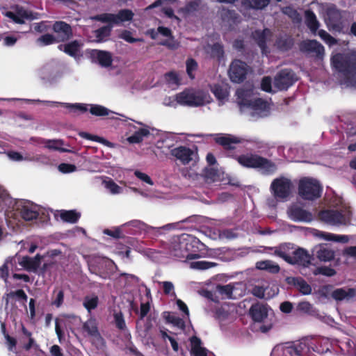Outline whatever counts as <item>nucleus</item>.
<instances>
[{
    "label": "nucleus",
    "mask_w": 356,
    "mask_h": 356,
    "mask_svg": "<svg viewBox=\"0 0 356 356\" xmlns=\"http://www.w3.org/2000/svg\"><path fill=\"white\" fill-rule=\"evenodd\" d=\"M332 64L343 74L350 85L356 84V51L333 55Z\"/></svg>",
    "instance_id": "nucleus-1"
},
{
    "label": "nucleus",
    "mask_w": 356,
    "mask_h": 356,
    "mask_svg": "<svg viewBox=\"0 0 356 356\" xmlns=\"http://www.w3.org/2000/svg\"><path fill=\"white\" fill-rule=\"evenodd\" d=\"M236 95L237 103L241 109L244 107H251L257 111H265L268 108L266 102L252 97V91L251 90L240 88L237 90Z\"/></svg>",
    "instance_id": "nucleus-2"
},
{
    "label": "nucleus",
    "mask_w": 356,
    "mask_h": 356,
    "mask_svg": "<svg viewBox=\"0 0 356 356\" xmlns=\"http://www.w3.org/2000/svg\"><path fill=\"white\" fill-rule=\"evenodd\" d=\"M321 186L318 181L304 178L298 185V193L305 200H313L320 196Z\"/></svg>",
    "instance_id": "nucleus-3"
},
{
    "label": "nucleus",
    "mask_w": 356,
    "mask_h": 356,
    "mask_svg": "<svg viewBox=\"0 0 356 356\" xmlns=\"http://www.w3.org/2000/svg\"><path fill=\"white\" fill-rule=\"evenodd\" d=\"M238 161L245 167L261 168L266 172L275 171L276 166L268 160L258 156H242L238 157Z\"/></svg>",
    "instance_id": "nucleus-4"
},
{
    "label": "nucleus",
    "mask_w": 356,
    "mask_h": 356,
    "mask_svg": "<svg viewBox=\"0 0 356 356\" xmlns=\"http://www.w3.org/2000/svg\"><path fill=\"white\" fill-rule=\"evenodd\" d=\"M349 211L326 210L319 213L321 221L331 225H347L350 221Z\"/></svg>",
    "instance_id": "nucleus-5"
},
{
    "label": "nucleus",
    "mask_w": 356,
    "mask_h": 356,
    "mask_svg": "<svg viewBox=\"0 0 356 356\" xmlns=\"http://www.w3.org/2000/svg\"><path fill=\"white\" fill-rule=\"evenodd\" d=\"M292 183L290 179L285 177H280L274 179L270 185V189L273 196L277 199H286L291 193Z\"/></svg>",
    "instance_id": "nucleus-6"
},
{
    "label": "nucleus",
    "mask_w": 356,
    "mask_h": 356,
    "mask_svg": "<svg viewBox=\"0 0 356 356\" xmlns=\"http://www.w3.org/2000/svg\"><path fill=\"white\" fill-rule=\"evenodd\" d=\"M275 254L282 257L286 262L291 264H300L303 266H308L311 263L312 257L302 248H298L296 250L293 252V257L288 256L280 250H276Z\"/></svg>",
    "instance_id": "nucleus-7"
},
{
    "label": "nucleus",
    "mask_w": 356,
    "mask_h": 356,
    "mask_svg": "<svg viewBox=\"0 0 356 356\" xmlns=\"http://www.w3.org/2000/svg\"><path fill=\"white\" fill-rule=\"evenodd\" d=\"M221 26L227 29L232 30L237 26L241 22V15L234 10L222 7L219 10Z\"/></svg>",
    "instance_id": "nucleus-8"
},
{
    "label": "nucleus",
    "mask_w": 356,
    "mask_h": 356,
    "mask_svg": "<svg viewBox=\"0 0 356 356\" xmlns=\"http://www.w3.org/2000/svg\"><path fill=\"white\" fill-rule=\"evenodd\" d=\"M249 72V67L244 62L240 60H234L229 69V76L230 79L235 83L243 81Z\"/></svg>",
    "instance_id": "nucleus-9"
},
{
    "label": "nucleus",
    "mask_w": 356,
    "mask_h": 356,
    "mask_svg": "<svg viewBox=\"0 0 356 356\" xmlns=\"http://www.w3.org/2000/svg\"><path fill=\"white\" fill-rule=\"evenodd\" d=\"M287 215L293 221L309 222L313 220L312 213L304 209L297 203L292 204L289 207Z\"/></svg>",
    "instance_id": "nucleus-10"
},
{
    "label": "nucleus",
    "mask_w": 356,
    "mask_h": 356,
    "mask_svg": "<svg viewBox=\"0 0 356 356\" xmlns=\"http://www.w3.org/2000/svg\"><path fill=\"white\" fill-rule=\"evenodd\" d=\"M6 15L17 24H24L25 20L31 21L38 18V14L33 13L18 6L14 8L13 11L7 12Z\"/></svg>",
    "instance_id": "nucleus-11"
},
{
    "label": "nucleus",
    "mask_w": 356,
    "mask_h": 356,
    "mask_svg": "<svg viewBox=\"0 0 356 356\" xmlns=\"http://www.w3.org/2000/svg\"><path fill=\"white\" fill-rule=\"evenodd\" d=\"M294 74L292 71L284 70L277 74L274 79V87L278 90H286L295 81Z\"/></svg>",
    "instance_id": "nucleus-12"
},
{
    "label": "nucleus",
    "mask_w": 356,
    "mask_h": 356,
    "mask_svg": "<svg viewBox=\"0 0 356 356\" xmlns=\"http://www.w3.org/2000/svg\"><path fill=\"white\" fill-rule=\"evenodd\" d=\"M341 15L339 10L334 6H330L327 9L325 22L330 30L340 31L341 26Z\"/></svg>",
    "instance_id": "nucleus-13"
},
{
    "label": "nucleus",
    "mask_w": 356,
    "mask_h": 356,
    "mask_svg": "<svg viewBox=\"0 0 356 356\" xmlns=\"http://www.w3.org/2000/svg\"><path fill=\"white\" fill-rule=\"evenodd\" d=\"M171 154L179 160L184 165H186L191 161L196 163L197 154L189 148L182 146L175 148L172 149Z\"/></svg>",
    "instance_id": "nucleus-14"
},
{
    "label": "nucleus",
    "mask_w": 356,
    "mask_h": 356,
    "mask_svg": "<svg viewBox=\"0 0 356 356\" xmlns=\"http://www.w3.org/2000/svg\"><path fill=\"white\" fill-rule=\"evenodd\" d=\"M331 297L337 302H349L356 297V289L348 287L337 289L332 292Z\"/></svg>",
    "instance_id": "nucleus-15"
},
{
    "label": "nucleus",
    "mask_w": 356,
    "mask_h": 356,
    "mask_svg": "<svg viewBox=\"0 0 356 356\" xmlns=\"http://www.w3.org/2000/svg\"><path fill=\"white\" fill-rule=\"evenodd\" d=\"M53 30L57 35V41L63 42L72 36L71 26L64 22H56L53 25Z\"/></svg>",
    "instance_id": "nucleus-16"
},
{
    "label": "nucleus",
    "mask_w": 356,
    "mask_h": 356,
    "mask_svg": "<svg viewBox=\"0 0 356 356\" xmlns=\"http://www.w3.org/2000/svg\"><path fill=\"white\" fill-rule=\"evenodd\" d=\"M300 49L302 51L313 54L314 55L322 58L325 50L323 46L316 40H307L300 44Z\"/></svg>",
    "instance_id": "nucleus-17"
},
{
    "label": "nucleus",
    "mask_w": 356,
    "mask_h": 356,
    "mask_svg": "<svg viewBox=\"0 0 356 356\" xmlns=\"http://www.w3.org/2000/svg\"><path fill=\"white\" fill-rule=\"evenodd\" d=\"M192 106L193 107L204 106L211 102L212 99L209 94L204 90H191Z\"/></svg>",
    "instance_id": "nucleus-18"
},
{
    "label": "nucleus",
    "mask_w": 356,
    "mask_h": 356,
    "mask_svg": "<svg viewBox=\"0 0 356 356\" xmlns=\"http://www.w3.org/2000/svg\"><path fill=\"white\" fill-rule=\"evenodd\" d=\"M310 233L316 236L323 238L326 241H334L336 242L346 243L349 241V238L346 235H335L333 234L325 233L321 232L318 229H312L310 230Z\"/></svg>",
    "instance_id": "nucleus-19"
},
{
    "label": "nucleus",
    "mask_w": 356,
    "mask_h": 356,
    "mask_svg": "<svg viewBox=\"0 0 356 356\" xmlns=\"http://www.w3.org/2000/svg\"><path fill=\"white\" fill-rule=\"evenodd\" d=\"M252 35L261 49L262 53L266 54L268 51L266 44L271 36L270 31L269 29H264L263 31L257 30L252 33Z\"/></svg>",
    "instance_id": "nucleus-20"
},
{
    "label": "nucleus",
    "mask_w": 356,
    "mask_h": 356,
    "mask_svg": "<svg viewBox=\"0 0 356 356\" xmlns=\"http://www.w3.org/2000/svg\"><path fill=\"white\" fill-rule=\"evenodd\" d=\"M250 314L254 321L260 322L268 316L267 307L261 303H256L250 307Z\"/></svg>",
    "instance_id": "nucleus-21"
},
{
    "label": "nucleus",
    "mask_w": 356,
    "mask_h": 356,
    "mask_svg": "<svg viewBox=\"0 0 356 356\" xmlns=\"http://www.w3.org/2000/svg\"><path fill=\"white\" fill-rule=\"evenodd\" d=\"M42 257L37 254L35 257H23L19 261L20 266L29 271H35L40 265Z\"/></svg>",
    "instance_id": "nucleus-22"
},
{
    "label": "nucleus",
    "mask_w": 356,
    "mask_h": 356,
    "mask_svg": "<svg viewBox=\"0 0 356 356\" xmlns=\"http://www.w3.org/2000/svg\"><path fill=\"white\" fill-rule=\"evenodd\" d=\"M288 283L293 284L303 295H309L312 293L311 286L301 277H288Z\"/></svg>",
    "instance_id": "nucleus-23"
},
{
    "label": "nucleus",
    "mask_w": 356,
    "mask_h": 356,
    "mask_svg": "<svg viewBox=\"0 0 356 356\" xmlns=\"http://www.w3.org/2000/svg\"><path fill=\"white\" fill-rule=\"evenodd\" d=\"M269 0H242L241 6L246 10H263L268 4Z\"/></svg>",
    "instance_id": "nucleus-24"
},
{
    "label": "nucleus",
    "mask_w": 356,
    "mask_h": 356,
    "mask_svg": "<svg viewBox=\"0 0 356 356\" xmlns=\"http://www.w3.org/2000/svg\"><path fill=\"white\" fill-rule=\"evenodd\" d=\"M316 257L321 261L327 262L334 259L335 252L333 250L320 245L316 253Z\"/></svg>",
    "instance_id": "nucleus-25"
},
{
    "label": "nucleus",
    "mask_w": 356,
    "mask_h": 356,
    "mask_svg": "<svg viewBox=\"0 0 356 356\" xmlns=\"http://www.w3.org/2000/svg\"><path fill=\"white\" fill-rule=\"evenodd\" d=\"M93 56L97 58L99 63L102 67H107L112 64V56L108 51L96 50L94 51Z\"/></svg>",
    "instance_id": "nucleus-26"
},
{
    "label": "nucleus",
    "mask_w": 356,
    "mask_h": 356,
    "mask_svg": "<svg viewBox=\"0 0 356 356\" xmlns=\"http://www.w3.org/2000/svg\"><path fill=\"white\" fill-rule=\"evenodd\" d=\"M256 268L259 270H266L270 273H277L280 270L278 264L270 260L257 262Z\"/></svg>",
    "instance_id": "nucleus-27"
},
{
    "label": "nucleus",
    "mask_w": 356,
    "mask_h": 356,
    "mask_svg": "<svg viewBox=\"0 0 356 356\" xmlns=\"http://www.w3.org/2000/svg\"><path fill=\"white\" fill-rule=\"evenodd\" d=\"M163 316L168 323L172 324L174 326L180 328L184 331L190 332L189 329L185 330L184 322L179 317L176 316L170 312H164Z\"/></svg>",
    "instance_id": "nucleus-28"
},
{
    "label": "nucleus",
    "mask_w": 356,
    "mask_h": 356,
    "mask_svg": "<svg viewBox=\"0 0 356 356\" xmlns=\"http://www.w3.org/2000/svg\"><path fill=\"white\" fill-rule=\"evenodd\" d=\"M176 102L181 105L191 106L193 102L191 97V90H186L175 95Z\"/></svg>",
    "instance_id": "nucleus-29"
},
{
    "label": "nucleus",
    "mask_w": 356,
    "mask_h": 356,
    "mask_svg": "<svg viewBox=\"0 0 356 356\" xmlns=\"http://www.w3.org/2000/svg\"><path fill=\"white\" fill-rule=\"evenodd\" d=\"M134 14L129 9L120 10L115 16V24H118L121 22L131 21L133 19Z\"/></svg>",
    "instance_id": "nucleus-30"
},
{
    "label": "nucleus",
    "mask_w": 356,
    "mask_h": 356,
    "mask_svg": "<svg viewBox=\"0 0 356 356\" xmlns=\"http://www.w3.org/2000/svg\"><path fill=\"white\" fill-rule=\"evenodd\" d=\"M187 238V236H182L178 239L179 247L177 248V245H175V250L177 251V252L175 253V256L179 257H186L188 258V255L185 254V253L188 251L186 243Z\"/></svg>",
    "instance_id": "nucleus-31"
},
{
    "label": "nucleus",
    "mask_w": 356,
    "mask_h": 356,
    "mask_svg": "<svg viewBox=\"0 0 356 356\" xmlns=\"http://www.w3.org/2000/svg\"><path fill=\"white\" fill-rule=\"evenodd\" d=\"M305 22L312 32H315L318 28L319 24L316 15L310 10L305 12Z\"/></svg>",
    "instance_id": "nucleus-32"
},
{
    "label": "nucleus",
    "mask_w": 356,
    "mask_h": 356,
    "mask_svg": "<svg viewBox=\"0 0 356 356\" xmlns=\"http://www.w3.org/2000/svg\"><path fill=\"white\" fill-rule=\"evenodd\" d=\"M80 47V43L75 40L65 45H60L59 49L64 51L66 54L72 56H74L76 52L79 50Z\"/></svg>",
    "instance_id": "nucleus-33"
},
{
    "label": "nucleus",
    "mask_w": 356,
    "mask_h": 356,
    "mask_svg": "<svg viewBox=\"0 0 356 356\" xmlns=\"http://www.w3.org/2000/svg\"><path fill=\"white\" fill-rule=\"evenodd\" d=\"M102 184L113 195L119 194L122 192V188L115 183L111 179L108 177L103 178Z\"/></svg>",
    "instance_id": "nucleus-34"
},
{
    "label": "nucleus",
    "mask_w": 356,
    "mask_h": 356,
    "mask_svg": "<svg viewBox=\"0 0 356 356\" xmlns=\"http://www.w3.org/2000/svg\"><path fill=\"white\" fill-rule=\"evenodd\" d=\"M205 51L211 57L220 58L222 56L223 50L222 47L219 44H214L213 45H207L205 47Z\"/></svg>",
    "instance_id": "nucleus-35"
},
{
    "label": "nucleus",
    "mask_w": 356,
    "mask_h": 356,
    "mask_svg": "<svg viewBox=\"0 0 356 356\" xmlns=\"http://www.w3.org/2000/svg\"><path fill=\"white\" fill-rule=\"evenodd\" d=\"M181 173L182 175L186 177H188L189 179L195 180L199 177V171L198 168L195 163H193L192 166L188 168H184L181 169Z\"/></svg>",
    "instance_id": "nucleus-36"
},
{
    "label": "nucleus",
    "mask_w": 356,
    "mask_h": 356,
    "mask_svg": "<svg viewBox=\"0 0 356 356\" xmlns=\"http://www.w3.org/2000/svg\"><path fill=\"white\" fill-rule=\"evenodd\" d=\"M149 135V131L147 129H140L138 131L135 132L134 135L129 137L127 140L130 143H139L143 140V137Z\"/></svg>",
    "instance_id": "nucleus-37"
},
{
    "label": "nucleus",
    "mask_w": 356,
    "mask_h": 356,
    "mask_svg": "<svg viewBox=\"0 0 356 356\" xmlns=\"http://www.w3.org/2000/svg\"><path fill=\"white\" fill-rule=\"evenodd\" d=\"M281 51L289 49L292 45V40L287 37H281L277 39L275 44Z\"/></svg>",
    "instance_id": "nucleus-38"
},
{
    "label": "nucleus",
    "mask_w": 356,
    "mask_h": 356,
    "mask_svg": "<svg viewBox=\"0 0 356 356\" xmlns=\"http://www.w3.org/2000/svg\"><path fill=\"white\" fill-rule=\"evenodd\" d=\"M216 141L228 149H233L234 145L239 142L236 138L232 136L220 137L217 138Z\"/></svg>",
    "instance_id": "nucleus-39"
},
{
    "label": "nucleus",
    "mask_w": 356,
    "mask_h": 356,
    "mask_svg": "<svg viewBox=\"0 0 356 356\" xmlns=\"http://www.w3.org/2000/svg\"><path fill=\"white\" fill-rule=\"evenodd\" d=\"M60 216L63 221L74 223L76 222L79 216L73 211H62Z\"/></svg>",
    "instance_id": "nucleus-40"
},
{
    "label": "nucleus",
    "mask_w": 356,
    "mask_h": 356,
    "mask_svg": "<svg viewBox=\"0 0 356 356\" xmlns=\"http://www.w3.org/2000/svg\"><path fill=\"white\" fill-rule=\"evenodd\" d=\"M211 90L216 97L221 102H223L228 97V92L219 86H214Z\"/></svg>",
    "instance_id": "nucleus-41"
},
{
    "label": "nucleus",
    "mask_w": 356,
    "mask_h": 356,
    "mask_svg": "<svg viewBox=\"0 0 356 356\" xmlns=\"http://www.w3.org/2000/svg\"><path fill=\"white\" fill-rule=\"evenodd\" d=\"M111 29L112 25L103 26L95 31V37L97 38L98 41H102L105 37L110 35Z\"/></svg>",
    "instance_id": "nucleus-42"
},
{
    "label": "nucleus",
    "mask_w": 356,
    "mask_h": 356,
    "mask_svg": "<svg viewBox=\"0 0 356 356\" xmlns=\"http://www.w3.org/2000/svg\"><path fill=\"white\" fill-rule=\"evenodd\" d=\"M297 310L307 314H312L314 312L312 305L307 301L299 302L297 305Z\"/></svg>",
    "instance_id": "nucleus-43"
},
{
    "label": "nucleus",
    "mask_w": 356,
    "mask_h": 356,
    "mask_svg": "<svg viewBox=\"0 0 356 356\" xmlns=\"http://www.w3.org/2000/svg\"><path fill=\"white\" fill-rule=\"evenodd\" d=\"M90 112L91 114L97 116H106L110 113L106 108L99 105L92 106Z\"/></svg>",
    "instance_id": "nucleus-44"
},
{
    "label": "nucleus",
    "mask_w": 356,
    "mask_h": 356,
    "mask_svg": "<svg viewBox=\"0 0 356 356\" xmlns=\"http://www.w3.org/2000/svg\"><path fill=\"white\" fill-rule=\"evenodd\" d=\"M79 136L82 138H86V139H88V140H95V141H97L100 143H102L104 145H106L107 146H112L111 143L110 142H108V140H106V139L103 138H101V137H99L97 136H92V135H90V134H88L86 132H80L79 133Z\"/></svg>",
    "instance_id": "nucleus-45"
},
{
    "label": "nucleus",
    "mask_w": 356,
    "mask_h": 356,
    "mask_svg": "<svg viewBox=\"0 0 356 356\" xmlns=\"http://www.w3.org/2000/svg\"><path fill=\"white\" fill-rule=\"evenodd\" d=\"M83 329L85 332L90 334H95L99 332L97 323L95 320L90 319L84 323Z\"/></svg>",
    "instance_id": "nucleus-46"
},
{
    "label": "nucleus",
    "mask_w": 356,
    "mask_h": 356,
    "mask_svg": "<svg viewBox=\"0 0 356 356\" xmlns=\"http://www.w3.org/2000/svg\"><path fill=\"white\" fill-rule=\"evenodd\" d=\"M216 290L220 294L224 296L226 298H232L233 287L231 285H218L216 286Z\"/></svg>",
    "instance_id": "nucleus-47"
},
{
    "label": "nucleus",
    "mask_w": 356,
    "mask_h": 356,
    "mask_svg": "<svg viewBox=\"0 0 356 356\" xmlns=\"http://www.w3.org/2000/svg\"><path fill=\"white\" fill-rule=\"evenodd\" d=\"M313 273L316 275L321 274L323 275L331 277L336 274V271L331 268L323 266L316 268L314 270Z\"/></svg>",
    "instance_id": "nucleus-48"
},
{
    "label": "nucleus",
    "mask_w": 356,
    "mask_h": 356,
    "mask_svg": "<svg viewBox=\"0 0 356 356\" xmlns=\"http://www.w3.org/2000/svg\"><path fill=\"white\" fill-rule=\"evenodd\" d=\"M93 19L101 21L102 22L112 23L115 24V16L111 13H104L92 17Z\"/></svg>",
    "instance_id": "nucleus-49"
},
{
    "label": "nucleus",
    "mask_w": 356,
    "mask_h": 356,
    "mask_svg": "<svg viewBox=\"0 0 356 356\" xmlns=\"http://www.w3.org/2000/svg\"><path fill=\"white\" fill-rule=\"evenodd\" d=\"M216 264L214 263L207 261H195L191 264V267L192 268L204 270L213 267Z\"/></svg>",
    "instance_id": "nucleus-50"
},
{
    "label": "nucleus",
    "mask_w": 356,
    "mask_h": 356,
    "mask_svg": "<svg viewBox=\"0 0 356 356\" xmlns=\"http://www.w3.org/2000/svg\"><path fill=\"white\" fill-rule=\"evenodd\" d=\"M21 215L22 217L26 220H31L33 218H35L37 216V213L35 211L29 209L26 207L22 208L21 211Z\"/></svg>",
    "instance_id": "nucleus-51"
},
{
    "label": "nucleus",
    "mask_w": 356,
    "mask_h": 356,
    "mask_svg": "<svg viewBox=\"0 0 356 356\" xmlns=\"http://www.w3.org/2000/svg\"><path fill=\"white\" fill-rule=\"evenodd\" d=\"M318 35L329 45L337 43V40L324 30L319 31Z\"/></svg>",
    "instance_id": "nucleus-52"
},
{
    "label": "nucleus",
    "mask_w": 356,
    "mask_h": 356,
    "mask_svg": "<svg viewBox=\"0 0 356 356\" xmlns=\"http://www.w3.org/2000/svg\"><path fill=\"white\" fill-rule=\"evenodd\" d=\"M15 297H17L19 299H22L24 301L27 300V296L24 293V291L22 289H19L16 291L11 292L7 295L6 302H8L10 299H13Z\"/></svg>",
    "instance_id": "nucleus-53"
},
{
    "label": "nucleus",
    "mask_w": 356,
    "mask_h": 356,
    "mask_svg": "<svg viewBox=\"0 0 356 356\" xmlns=\"http://www.w3.org/2000/svg\"><path fill=\"white\" fill-rule=\"evenodd\" d=\"M115 323L116 326L122 331L125 329V322L121 312L114 314Z\"/></svg>",
    "instance_id": "nucleus-54"
},
{
    "label": "nucleus",
    "mask_w": 356,
    "mask_h": 356,
    "mask_svg": "<svg viewBox=\"0 0 356 356\" xmlns=\"http://www.w3.org/2000/svg\"><path fill=\"white\" fill-rule=\"evenodd\" d=\"M97 297H93L92 298H86L83 302V305L88 311H90L91 309H95L97 307Z\"/></svg>",
    "instance_id": "nucleus-55"
},
{
    "label": "nucleus",
    "mask_w": 356,
    "mask_h": 356,
    "mask_svg": "<svg viewBox=\"0 0 356 356\" xmlns=\"http://www.w3.org/2000/svg\"><path fill=\"white\" fill-rule=\"evenodd\" d=\"M61 144L60 140H48L45 143V147L49 149L59 150L61 152H67L66 149L60 148L58 145Z\"/></svg>",
    "instance_id": "nucleus-56"
},
{
    "label": "nucleus",
    "mask_w": 356,
    "mask_h": 356,
    "mask_svg": "<svg viewBox=\"0 0 356 356\" xmlns=\"http://www.w3.org/2000/svg\"><path fill=\"white\" fill-rule=\"evenodd\" d=\"M190 341H191V353L195 351V350H197L198 348H202V341L196 335H193L190 338Z\"/></svg>",
    "instance_id": "nucleus-57"
},
{
    "label": "nucleus",
    "mask_w": 356,
    "mask_h": 356,
    "mask_svg": "<svg viewBox=\"0 0 356 356\" xmlns=\"http://www.w3.org/2000/svg\"><path fill=\"white\" fill-rule=\"evenodd\" d=\"M76 166L72 164L61 163L58 165V170L63 173L72 172L76 170Z\"/></svg>",
    "instance_id": "nucleus-58"
},
{
    "label": "nucleus",
    "mask_w": 356,
    "mask_h": 356,
    "mask_svg": "<svg viewBox=\"0 0 356 356\" xmlns=\"http://www.w3.org/2000/svg\"><path fill=\"white\" fill-rule=\"evenodd\" d=\"M161 44L165 45L171 49H176L179 47V43L177 42L171 36L161 42Z\"/></svg>",
    "instance_id": "nucleus-59"
},
{
    "label": "nucleus",
    "mask_w": 356,
    "mask_h": 356,
    "mask_svg": "<svg viewBox=\"0 0 356 356\" xmlns=\"http://www.w3.org/2000/svg\"><path fill=\"white\" fill-rule=\"evenodd\" d=\"M55 41L56 38L50 34H45L38 39V42H42L45 45L52 44Z\"/></svg>",
    "instance_id": "nucleus-60"
},
{
    "label": "nucleus",
    "mask_w": 356,
    "mask_h": 356,
    "mask_svg": "<svg viewBox=\"0 0 356 356\" xmlns=\"http://www.w3.org/2000/svg\"><path fill=\"white\" fill-rule=\"evenodd\" d=\"M120 38L126 40L127 42H130V43H133V42H135L136 41H138V39H136V38H134L133 37H131V32H129V31H123L120 34Z\"/></svg>",
    "instance_id": "nucleus-61"
},
{
    "label": "nucleus",
    "mask_w": 356,
    "mask_h": 356,
    "mask_svg": "<svg viewBox=\"0 0 356 356\" xmlns=\"http://www.w3.org/2000/svg\"><path fill=\"white\" fill-rule=\"evenodd\" d=\"M261 88L266 92H272L271 80L269 77H264L261 81Z\"/></svg>",
    "instance_id": "nucleus-62"
},
{
    "label": "nucleus",
    "mask_w": 356,
    "mask_h": 356,
    "mask_svg": "<svg viewBox=\"0 0 356 356\" xmlns=\"http://www.w3.org/2000/svg\"><path fill=\"white\" fill-rule=\"evenodd\" d=\"M4 337L9 350H13L17 343L16 339L12 337L11 335H4Z\"/></svg>",
    "instance_id": "nucleus-63"
},
{
    "label": "nucleus",
    "mask_w": 356,
    "mask_h": 356,
    "mask_svg": "<svg viewBox=\"0 0 356 356\" xmlns=\"http://www.w3.org/2000/svg\"><path fill=\"white\" fill-rule=\"evenodd\" d=\"M265 291H264V289L261 286H254L253 289H252V293L259 298H264V294Z\"/></svg>",
    "instance_id": "nucleus-64"
}]
</instances>
